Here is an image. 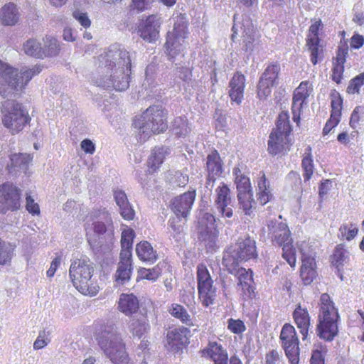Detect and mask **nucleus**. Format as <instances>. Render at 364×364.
Instances as JSON below:
<instances>
[{
	"label": "nucleus",
	"mask_w": 364,
	"mask_h": 364,
	"mask_svg": "<svg viewBox=\"0 0 364 364\" xmlns=\"http://www.w3.org/2000/svg\"><path fill=\"white\" fill-rule=\"evenodd\" d=\"M131 55L124 48L114 47L98 57L101 85L117 91L126 90L129 86Z\"/></svg>",
	"instance_id": "f257e3e1"
},
{
	"label": "nucleus",
	"mask_w": 364,
	"mask_h": 364,
	"mask_svg": "<svg viewBox=\"0 0 364 364\" xmlns=\"http://www.w3.org/2000/svg\"><path fill=\"white\" fill-rule=\"evenodd\" d=\"M95 340L104 355L113 364H131L125 343L114 323L102 325L96 331Z\"/></svg>",
	"instance_id": "f03ea898"
},
{
	"label": "nucleus",
	"mask_w": 364,
	"mask_h": 364,
	"mask_svg": "<svg viewBox=\"0 0 364 364\" xmlns=\"http://www.w3.org/2000/svg\"><path fill=\"white\" fill-rule=\"evenodd\" d=\"M167 112L161 105L148 107L143 114L134 119L133 125L144 134L145 137L151 134H159L167 128Z\"/></svg>",
	"instance_id": "7ed1b4c3"
},
{
	"label": "nucleus",
	"mask_w": 364,
	"mask_h": 364,
	"mask_svg": "<svg viewBox=\"0 0 364 364\" xmlns=\"http://www.w3.org/2000/svg\"><path fill=\"white\" fill-rule=\"evenodd\" d=\"M1 119L11 134H16L30 122L31 117L21 103L7 100L1 105Z\"/></svg>",
	"instance_id": "20e7f679"
},
{
	"label": "nucleus",
	"mask_w": 364,
	"mask_h": 364,
	"mask_svg": "<svg viewBox=\"0 0 364 364\" xmlns=\"http://www.w3.org/2000/svg\"><path fill=\"white\" fill-rule=\"evenodd\" d=\"M173 29L167 33L165 43L166 53L169 59L176 56L184 57L183 53L186 47V38L188 36V21L185 14H177L173 16Z\"/></svg>",
	"instance_id": "39448f33"
},
{
	"label": "nucleus",
	"mask_w": 364,
	"mask_h": 364,
	"mask_svg": "<svg viewBox=\"0 0 364 364\" xmlns=\"http://www.w3.org/2000/svg\"><path fill=\"white\" fill-rule=\"evenodd\" d=\"M319 324L317 327L318 336L326 341H332L338 334V314L328 294L321 296Z\"/></svg>",
	"instance_id": "423d86ee"
},
{
	"label": "nucleus",
	"mask_w": 364,
	"mask_h": 364,
	"mask_svg": "<svg viewBox=\"0 0 364 364\" xmlns=\"http://www.w3.org/2000/svg\"><path fill=\"white\" fill-rule=\"evenodd\" d=\"M91 218L97 220L92 223L87 232L88 243L92 250L102 248L105 237L111 238L112 235V219L105 209L93 211Z\"/></svg>",
	"instance_id": "0eeeda50"
},
{
	"label": "nucleus",
	"mask_w": 364,
	"mask_h": 364,
	"mask_svg": "<svg viewBox=\"0 0 364 364\" xmlns=\"http://www.w3.org/2000/svg\"><path fill=\"white\" fill-rule=\"evenodd\" d=\"M41 70V66L38 65L18 70L0 60V77L11 88L17 91L25 88L32 77Z\"/></svg>",
	"instance_id": "6e6552de"
},
{
	"label": "nucleus",
	"mask_w": 364,
	"mask_h": 364,
	"mask_svg": "<svg viewBox=\"0 0 364 364\" xmlns=\"http://www.w3.org/2000/svg\"><path fill=\"white\" fill-rule=\"evenodd\" d=\"M291 127L289 116L287 112H281L277 118L276 128L269 134L268 151L272 155L287 151L289 149V134Z\"/></svg>",
	"instance_id": "1a4fd4ad"
},
{
	"label": "nucleus",
	"mask_w": 364,
	"mask_h": 364,
	"mask_svg": "<svg viewBox=\"0 0 364 364\" xmlns=\"http://www.w3.org/2000/svg\"><path fill=\"white\" fill-rule=\"evenodd\" d=\"M92 274L93 267L89 259L80 257L73 260L69 274L73 285L79 291L86 294L89 291Z\"/></svg>",
	"instance_id": "9d476101"
},
{
	"label": "nucleus",
	"mask_w": 364,
	"mask_h": 364,
	"mask_svg": "<svg viewBox=\"0 0 364 364\" xmlns=\"http://www.w3.org/2000/svg\"><path fill=\"white\" fill-rule=\"evenodd\" d=\"M218 234L215 216L209 213H203L198 220V239L200 243L207 250L213 249Z\"/></svg>",
	"instance_id": "9b49d317"
},
{
	"label": "nucleus",
	"mask_w": 364,
	"mask_h": 364,
	"mask_svg": "<svg viewBox=\"0 0 364 364\" xmlns=\"http://www.w3.org/2000/svg\"><path fill=\"white\" fill-rule=\"evenodd\" d=\"M279 338L290 363L299 364V341L295 328L289 323H285L282 328Z\"/></svg>",
	"instance_id": "f8f14e48"
},
{
	"label": "nucleus",
	"mask_w": 364,
	"mask_h": 364,
	"mask_svg": "<svg viewBox=\"0 0 364 364\" xmlns=\"http://www.w3.org/2000/svg\"><path fill=\"white\" fill-rule=\"evenodd\" d=\"M21 190L11 183L0 185V213L15 211L21 207Z\"/></svg>",
	"instance_id": "ddd939ff"
},
{
	"label": "nucleus",
	"mask_w": 364,
	"mask_h": 364,
	"mask_svg": "<svg viewBox=\"0 0 364 364\" xmlns=\"http://www.w3.org/2000/svg\"><path fill=\"white\" fill-rule=\"evenodd\" d=\"M198 289L199 299L205 306L213 304L216 296L215 289L213 287V280L204 264L198 266Z\"/></svg>",
	"instance_id": "4468645a"
},
{
	"label": "nucleus",
	"mask_w": 364,
	"mask_h": 364,
	"mask_svg": "<svg viewBox=\"0 0 364 364\" xmlns=\"http://www.w3.org/2000/svg\"><path fill=\"white\" fill-rule=\"evenodd\" d=\"M161 18L157 14H151L140 19L137 26V34L149 43H154L159 36Z\"/></svg>",
	"instance_id": "2eb2a0df"
},
{
	"label": "nucleus",
	"mask_w": 364,
	"mask_h": 364,
	"mask_svg": "<svg viewBox=\"0 0 364 364\" xmlns=\"http://www.w3.org/2000/svg\"><path fill=\"white\" fill-rule=\"evenodd\" d=\"M280 70V67L277 64L269 65L264 70L259 78L257 87V94L260 100H265L271 94L272 88L276 85L277 79Z\"/></svg>",
	"instance_id": "dca6fc26"
},
{
	"label": "nucleus",
	"mask_w": 364,
	"mask_h": 364,
	"mask_svg": "<svg viewBox=\"0 0 364 364\" xmlns=\"http://www.w3.org/2000/svg\"><path fill=\"white\" fill-rule=\"evenodd\" d=\"M267 228L274 242L279 247H282L283 250H291V247H290L291 238L286 223L277 220H270L268 221Z\"/></svg>",
	"instance_id": "f3484780"
},
{
	"label": "nucleus",
	"mask_w": 364,
	"mask_h": 364,
	"mask_svg": "<svg viewBox=\"0 0 364 364\" xmlns=\"http://www.w3.org/2000/svg\"><path fill=\"white\" fill-rule=\"evenodd\" d=\"M196 191H189L175 197L171 200V208L178 219H186L188 215L196 198Z\"/></svg>",
	"instance_id": "a211bd4d"
},
{
	"label": "nucleus",
	"mask_w": 364,
	"mask_h": 364,
	"mask_svg": "<svg viewBox=\"0 0 364 364\" xmlns=\"http://www.w3.org/2000/svg\"><path fill=\"white\" fill-rule=\"evenodd\" d=\"M313 90L312 84L309 81H303L294 90L291 110L293 119L298 122L300 119L299 113L305 100L309 97Z\"/></svg>",
	"instance_id": "6ab92c4d"
},
{
	"label": "nucleus",
	"mask_w": 364,
	"mask_h": 364,
	"mask_svg": "<svg viewBox=\"0 0 364 364\" xmlns=\"http://www.w3.org/2000/svg\"><path fill=\"white\" fill-rule=\"evenodd\" d=\"M242 50L247 53H251L255 48V42L258 38L257 32L248 16L242 18Z\"/></svg>",
	"instance_id": "aec40b11"
},
{
	"label": "nucleus",
	"mask_w": 364,
	"mask_h": 364,
	"mask_svg": "<svg viewBox=\"0 0 364 364\" xmlns=\"http://www.w3.org/2000/svg\"><path fill=\"white\" fill-rule=\"evenodd\" d=\"M132 272V252H121L120 261L114 274L117 285H123L128 282Z\"/></svg>",
	"instance_id": "412c9836"
},
{
	"label": "nucleus",
	"mask_w": 364,
	"mask_h": 364,
	"mask_svg": "<svg viewBox=\"0 0 364 364\" xmlns=\"http://www.w3.org/2000/svg\"><path fill=\"white\" fill-rule=\"evenodd\" d=\"M230 193L229 188L225 184H223L216 189L217 197L215 201L216 209L219 213L223 217L228 218H230L233 215L232 210L230 207L231 203Z\"/></svg>",
	"instance_id": "4be33fe9"
},
{
	"label": "nucleus",
	"mask_w": 364,
	"mask_h": 364,
	"mask_svg": "<svg viewBox=\"0 0 364 364\" xmlns=\"http://www.w3.org/2000/svg\"><path fill=\"white\" fill-rule=\"evenodd\" d=\"M294 321L302 336V340L309 338V331L311 326V317L306 308L299 304L293 312Z\"/></svg>",
	"instance_id": "5701e85b"
},
{
	"label": "nucleus",
	"mask_w": 364,
	"mask_h": 364,
	"mask_svg": "<svg viewBox=\"0 0 364 364\" xmlns=\"http://www.w3.org/2000/svg\"><path fill=\"white\" fill-rule=\"evenodd\" d=\"M189 330L185 327L175 328L168 331L166 334V345L171 350L179 349L188 342Z\"/></svg>",
	"instance_id": "b1692460"
},
{
	"label": "nucleus",
	"mask_w": 364,
	"mask_h": 364,
	"mask_svg": "<svg viewBox=\"0 0 364 364\" xmlns=\"http://www.w3.org/2000/svg\"><path fill=\"white\" fill-rule=\"evenodd\" d=\"M31 161V158L27 154H11L10 156V163L7 165V169L13 175H16L20 172H26Z\"/></svg>",
	"instance_id": "393cba45"
},
{
	"label": "nucleus",
	"mask_w": 364,
	"mask_h": 364,
	"mask_svg": "<svg viewBox=\"0 0 364 364\" xmlns=\"http://www.w3.org/2000/svg\"><path fill=\"white\" fill-rule=\"evenodd\" d=\"M245 77L242 74L235 73L230 82L229 95L231 100L240 104L243 98Z\"/></svg>",
	"instance_id": "a878e982"
},
{
	"label": "nucleus",
	"mask_w": 364,
	"mask_h": 364,
	"mask_svg": "<svg viewBox=\"0 0 364 364\" xmlns=\"http://www.w3.org/2000/svg\"><path fill=\"white\" fill-rule=\"evenodd\" d=\"M206 169L209 178H218L223 173V164L217 151H212L207 156Z\"/></svg>",
	"instance_id": "bb28decb"
},
{
	"label": "nucleus",
	"mask_w": 364,
	"mask_h": 364,
	"mask_svg": "<svg viewBox=\"0 0 364 364\" xmlns=\"http://www.w3.org/2000/svg\"><path fill=\"white\" fill-rule=\"evenodd\" d=\"M139 304L137 298L131 294H122L120 296L118 308L120 311L124 313L125 315H132L136 313L139 309Z\"/></svg>",
	"instance_id": "cd10ccee"
},
{
	"label": "nucleus",
	"mask_w": 364,
	"mask_h": 364,
	"mask_svg": "<svg viewBox=\"0 0 364 364\" xmlns=\"http://www.w3.org/2000/svg\"><path fill=\"white\" fill-rule=\"evenodd\" d=\"M18 18L19 14L15 4L10 3L2 7L1 19L4 25L13 26L18 22Z\"/></svg>",
	"instance_id": "c85d7f7f"
},
{
	"label": "nucleus",
	"mask_w": 364,
	"mask_h": 364,
	"mask_svg": "<svg viewBox=\"0 0 364 364\" xmlns=\"http://www.w3.org/2000/svg\"><path fill=\"white\" fill-rule=\"evenodd\" d=\"M208 354L215 364H228V353L221 345L215 342L210 343Z\"/></svg>",
	"instance_id": "c756f323"
},
{
	"label": "nucleus",
	"mask_w": 364,
	"mask_h": 364,
	"mask_svg": "<svg viewBox=\"0 0 364 364\" xmlns=\"http://www.w3.org/2000/svg\"><path fill=\"white\" fill-rule=\"evenodd\" d=\"M245 253L247 252H225L223 257V264L230 273H233Z\"/></svg>",
	"instance_id": "7c9ffc66"
},
{
	"label": "nucleus",
	"mask_w": 364,
	"mask_h": 364,
	"mask_svg": "<svg viewBox=\"0 0 364 364\" xmlns=\"http://www.w3.org/2000/svg\"><path fill=\"white\" fill-rule=\"evenodd\" d=\"M23 50L27 55L38 58H43L46 56V51L41 48V43L36 39L27 40L23 46Z\"/></svg>",
	"instance_id": "2f4dec72"
},
{
	"label": "nucleus",
	"mask_w": 364,
	"mask_h": 364,
	"mask_svg": "<svg viewBox=\"0 0 364 364\" xmlns=\"http://www.w3.org/2000/svg\"><path fill=\"white\" fill-rule=\"evenodd\" d=\"M168 312L172 316L180 320L183 323L188 326L193 324L191 315L183 306L178 304H172L168 309Z\"/></svg>",
	"instance_id": "473e14b6"
},
{
	"label": "nucleus",
	"mask_w": 364,
	"mask_h": 364,
	"mask_svg": "<svg viewBox=\"0 0 364 364\" xmlns=\"http://www.w3.org/2000/svg\"><path fill=\"white\" fill-rule=\"evenodd\" d=\"M257 185V200L262 205H264L272 198V193L269 190V182L267 181L264 174H263L262 176L260 178Z\"/></svg>",
	"instance_id": "72a5a7b5"
},
{
	"label": "nucleus",
	"mask_w": 364,
	"mask_h": 364,
	"mask_svg": "<svg viewBox=\"0 0 364 364\" xmlns=\"http://www.w3.org/2000/svg\"><path fill=\"white\" fill-rule=\"evenodd\" d=\"M129 331L134 336L141 338L146 333L149 328L147 321L144 318H133L129 324Z\"/></svg>",
	"instance_id": "f704fd0d"
},
{
	"label": "nucleus",
	"mask_w": 364,
	"mask_h": 364,
	"mask_svg": "<svg viewBox=\"0 0 364 364\" xmlns=\"http://www.w3.org/2000/svg\"><path fill=\"white\" fill-rule=\"evenodd\" d=\"M167 149L165 147H156L152 151L149 158V164L153 171H156L164 162Z\"/></svg>",
	"instance_id": "c9c22d12"
},
{
	"label": "nucleus",
	"mask_w": 364,
	"mask_h": 364,
	"mask_svg": "<svg viewBox=\"0 0 364 364\" xmlns=\"http://www.w3.org/2000/svg\"><path fill=\"white\" fill-rule=\"evenodd\" d=\"M173 131L178 136H185L191 132L187 119L185 117H178L172 122Z\"/></svg>",
	"instance_id": "e433bc0d"
},
{
	"label": "nucleus",
	"mask_w": 364,
	"mask_h": 364,
	"mask_svg": "<svg viewBox=\"0 0 364 364\" xmlns=\"http://www.w3.org/2000/svg\"><path fill=\"white\" fill-rule=\"evenodd\" d=\"M338 232V237L341 240L350 241L357 235L358 228L355 223H344L341 225Z\"/></svg>",
	"instance_id": "4c0bfd02"
},
{
	"label": "nucleus",
	"mask_w": 364,
	"mask_h": 364,
	"mask_svg": "<svg viewBox=\"0 0 364 364\" xmlns=\"http://www.w3.org/2000/svg\"><path fill=\"white\" fill-rule=\"evenodd\" d=\"M306 46L311 53V61L314 65H316L318 60L321 58L322 48L320 45V41L314 39H307Z\"/></svg>",
	"instance_id": "58836bf2"
},
{
	"label": "nucleus",
	"mask_w": 364,
	"mask_h": 364,
	"mask_svg": "<svg viewBox=\"0 0 364 364\" xmlns=\"http://www.w3.org/2000/svg\"><path fill=\"white\" fill-rule=\"evenodd\" d=\"M253 194H245L237 193V198L240 204V208L243 210L245 215L250 217H252L253 207H252V199Z\"/></svg>",
	"instance_id": "ea45409f"
},
{
	"label": "nucleus",
	"mask_w": 364,
	"mask_h": 364,
	"mask_svg": "<svg viewBox=\"0 0 364 364\" xmlns=\"http://www.w3.org/2000/svg\"><path fill=\"white\" fill-rule=\"evenodd\" d=\"M43 50L46 51V56H55L60 51V46L58 41L51 36H46L44 39Z\"/></svg>",
	"instance_id": "a19ab883"
},
{
	"label": "nucleus",
	"mask_w": 364,
	"mask_h": 364,
	"mask_svg": "<svg viewBox=\"0 0 364 364\" xmlns=\"http://www.w3.org/2000/svg\"><path fill=\"white\" fill-rule=\"evenodd\" d=\"M235 183L237 184V193H242V195L252 193L250 189V179L245 176L242 174L237 176L235 177Z\"/></svg>",
	"instance_id": "79ce46f5"
},
{
	"label": "nucleus",
	"mask_w": 364,
	"mask_h": 364,
	"mask_svg": "<svg viewBox=\"0 0 364 364\" xmlns=\"http://www.w3.org/2000/svg\"><path fill=\"white\" fill-rule=\"evenodd\" d=\"M331 114L333 116H336L338 117H340L341 114V109H342V104H343V100L339 95L338 92H337L336 90H333L331 93Z\"/></svg>",
	"instance_id": "37998d69"
},
{
	"label": "nucleus",
	"mask_w": 364,
	"mask_h": 364,
	"mask_svg": "<svg viewBox=\"0 0 364 364\" xmlns=\"http://www.w3.org/2000/svg\"><path fill=\"white\" fill-rule=\"evenodd\" d=\"M134 232L132 229H125L122 232L121 245L122 250H130L132 248Z\"/></svg>",
	"instance_id": "c03bdc74"
},
{
	"label": "nucleus",
	"mask_w": 364,
	"mask_h": 364,
	"mask_svg": "<svg viewBox=\"0 0 364 364\" xmlns=\"http://www.w3.org/2000/svg\"><path fill=\"white\" fill-rule=\"evenodd\" d=\"M346 257L343 252H335L331 257V264L337 269V275L339 278L343 280V276L341 272V267L343 266Z\"/></svg>",
	"instance_id": "a18cd8bd"
},
{
	"label": "nucleus",
	"mask_w": 364,
	"mask_h": 364,
	"mask_svg": "<svg viewBox=\"0 0 364 364\" xmlns=\"http://www.w3.org/2000/svg\"><path fill=\"white\" fill-rule=\"evenodd\" d=\"M176 76L184 82H189L192 77L191 68L186 64L176 63Z\"/></svg>",
	"instance_id": "49530a36"
},
{
	"label": "nucleus",
	"mask_w": 364,
	"mask_h": 364,
	"mask_svg": "<svg viewBox=\"0 0 364 364\" xmlns=\"http://www.w3.org/2000/svg\"><path fill=\"white\" fill-rule=\"evenodd\" d=\"M302 168L304 169V178L305 181H309L314 172L313 160L310 154L304 156L302 160Z\"/></svg>",
	"instance_id": "de8ad7c7"
},
{
	"label": "nucleus",
	"mask_w": 364,
	"mask_h": 364,
	"mask_svg": "<svg viewBox=\"0 0 364 364\" xmlns=\"http://www.w3.org/2000/svg\"><path fill=\"white\" fill-rule=\"evenodd\" d=\"M364 83V73L353 78L347 87V92L350 94L358 93L360 87Z\"/></svg>",
	"instance_id": "09e8293b"
},
{
	"label": "nucleus",
	"mask_w": 364,
	"mask_h": 364,
	"mask_svg": "<svg viewBox=\"0 0 364 364\" xmlns=\"http://www.w3.org/2000/svg\"><path fill=\"white\" fill-rule=\"evenodd\" d=\"M237 245L238 250H255L256 249L255 241L249 236L240 237L237 240Z\"/></svg>",
	"instance_id": "8fccbe9b"
},
{
	"label": "nucleus",
	"mask_w": 364,
	"mask_h": 364,
	"mask_svg": "<svg viewBox=\"0 0 364 364\" xmlns=\"http://www.w3.org/2000/svg\"><path fill=\"white\" fill-rule=\"evenodd\" d=\"M159 277V272L155 269L141 268L138 271V277L141 279L156 281Z\"/></svg>",
	"instance_id": "3c124183"
},
{
	"label": "nucleus",
	"mask_w": 364,
	"mask_h": 364,
	"mask_svg": "<svg viewBox=\"0 0 364 364\" xmlns=\"http://www.w3.org/2000/svg\"><path fill=\"white\" fill-rule=\"evenodd\" d=\"M153 0H132L130 5L132 10L141 12L151 8Z\"/></svg>",
	"instance_id": "603ef678"
},
{
	"label": "nucleus",
	"mask_w": 364,
	"mask_h": 364,
	"mask_svg": "<svg viewBox=\"0 0 364 364\" xmlns=\"http://www.w3.org/2000/svg\"><path fill=\"white\" fill-rule=\"evenodd\" d=\"M316 272L315 269L312 267H310V269L305 267H301V277L304 284H311L316 277Z\"/></svg>",
	"instance_id": "864d4df0"
},
{
	"label": "nucleus",
	"mask_w": 364,
	"mask_h": 364,
	"mask_svg": "<svg viewBox=\"0 0 364 364\" xmlns=\"http://www.w3.org/2000/svg\"><path fill=\"white\" fill-rule=\"evenodd\" d=\"M73 16L76 19L79 23L85 28H87L91 25V21L88 17V15L85 12H82L80 10H75L73 13Z\"/></svg>",
	"instance_id": "5fc2aeb1"
},
{
	"label": "nucleus",
	"mask_w": 364,
	"mask_h": 364,
	"mask_svg": "<svg viewBox=\"0 0 364 364\" xmlns=\"http://www.w3.org/2000/svg\"><path fill=\"white\" fill-rule=\"evenodd\" d=\"M228 323V329L234 333H241L244 332L246 329L244 323L241 320H235L233 318H230Z\"/></svg>",
	"instance_id": "6e6d98bb"
},
{
	"label": "nucleus",
	"mask_w": 364,
	"mask_h": 364,
	"mask_svg": "<svg viewBox=\"0 0 364 364\" xmlns=\"http://www.w3.org/2000/svg\"><path fill=\"white\" fill-rule=\"evenodd\" d=\"M238 274V283L237 285L246 284V283H253L252 271L250 269L247 271L245 268H240L237 271Z\"/></svg>",
	"instance_id": "4d7b16f0"
},
{
	"label": "nucleus",
	"mask_w": 364,
	"mask_h": 364,
	"mask_svg": "<svg viewBox=\"0 0 364 364\" xmlns=\"http://www.w3.org/2000/svg\"><path fill=\"white\" fill-rule=\"evenodd\" d=\"M139 258L146 264H151L156 261V252H136Z\"/></svg>",
	"instance_id": "13d9d810"
},
{
	"label": "nucleus",
	"mask_w": 364,
	"mask_h": 364,
	"mask_svg": "<svg viewBox=\"0 0 364 364\" xmlns=\"http://www.w3.org/2000/svg\"><path fill=\"white\" fill-rule=\"evenodd\" d=\"M343 71V65L333 63V67L332 68V80L337 84L341 83Z\"/></svg>",
	"instance_id": "bf43d9fd"
},
{
	"label": "nucleus",
	"mask_w": 364,
	"mask_h": 364,
	"mask_svg": "<svg viewBox=\"0 0 364 364\" xmlns=\"http://www.w3.org/2000/svg\"><path fill=\"white\" fill-rule=\"evenodd\" d=\"M301 252V261L302 265L301 267H305L307 268L312 267L315 269L316 262L314 256L310 255L311 252Z\"/></svg>",
	"instance_id": "052dcab7"
},
{
	"label": "nucleus",
	"mask_w": 364,
	"mask_h": 364,
	"mask_svg": "<svg viewBox=\"0 0 364 364\" xmlns=\"http://www.w3.org/2000/svg\"><path fill=\"white\" fill-rule=\"evenodd\" d=\"M239 291H241V295L244 300H247L252 297L254 294V288L252 283H246L238 285Z\"/></svg>",
	"instance_id": "680f3d73"
},
{
	"label": "nucleus",
	"mask_w": 364,
	"mask_h": 364,
	"mask_svg": "<svg viewBox=\"0 0 364 364\" xmlns=\"http://www.w3.org/2000/svg\"><path fill=\"white\" fill-rule=\"evenodd\" d=\"M119 213L122 217L127 220H132L134 219L135 213L131 206L130 203L123 205L119 208Z\"/></svg>",
	"instance_id": "e2e57ef3"
},
{
	"label": "nucleus",
	"mask_w": 364,
	"mask_h": 364,
	"mask_svg": "<svg viewBox=\"0 0 364 364\" xmlns=\"http://www.w3.org/2000/svg\"><path fill=\"white\" fill-rule=\"evenodd\" d=\"M50 340L46 337V333L43 331V333H40L36 340L33 343V348L35 350H40L46 346Z\"/></svg>",
	"instance_id": "0e129e2a"
},
{
	"label": "nucleus",
	"mask_w": 364,
	"mask_h": 364,
	"mask_svg": "<svg viewBox=\"0 0 364 364\" xmlns=\"http://www.w3.org/2000/svg\"><path fill=\"white\" fill-rule=\"evenodd\" d=\"M114 197L117 205L119 206V208L129 203L128 201L126 193L121 190L115 191L114 193Z\"/></svg>",
	"instance_id": "69168bd1"
},
{
	"label": "nucleus",
	"mask_w": 364,
	"mask_h": 364,
	"mask_svg": "<svg viewBox=\"0 0 364 364\" xmlns=\"http://www.w3.org/2000/svg\"><path fill=\"white\" fill-rule=\"evenodd\" d=\"M321 21L318 20L316 21L314 23H313L309 29V34L307 39H314L316 38L317 41H320L318 38V30L319 28L321 26Z\"/></svg>",
	"instance_id": "338daca9"
},
{
	"label": "nucleus",
	"mask_w": 364,
	"mask_h": 364,
	"mask_svg": "<svg viewBox=\"0 0 364 364\" xmlns=\"http://www.w3.org/2000/svg\"><path fill=\"white\" fill-rule=\"evenodd\" d=\"M339 118L340 117L331 115L330 119L327 121L323 129V135L328 134L331 132V130L338 124L340 121Z\"/></svg>",
	"instance_id": "774afa93"
}]
</instances>
